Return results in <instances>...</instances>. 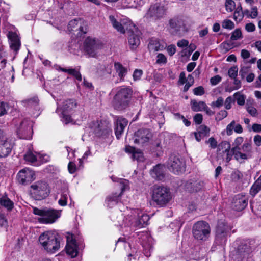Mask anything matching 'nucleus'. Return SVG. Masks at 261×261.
I'll use <instances>...</instances> for the list:
<instances>
[{"mask_svg":"<svg viewBox=\"0 0 261 261\" xmlns=\"http://www.w3.org/2000/svg\"><path fill=\"white\" fill-rule=\"evenodd\" d=\"M246 110L248 113L253 117H256L258 115L256 109L253 107L248 106L246 108Z\"/></svg>","mask_w":261,"mask_h":261,"instance_id":"56","label":"nucleus"},{"mask_svg":"<svg viewBox=\"0 0 261 261\" xmlns=\"http://www.w3.org/2000/svg\"><path fill=\"white\" fill-rule=\"evenodd\" d=\"M248 204L247 198L242 195H237L234 197L232 202V208L237 211H241Z\"/></svg>","mask_w":261,"mask_h":261,"instance_id":"19","label":"nucleus"},{"mask_svg":"<svg viewBox=\"0 0 261 261\" xmlns=\"http://www.w3.org/2000/svg\"><path fill=\"white\" fill-rule=\"evenodd\" d=\"M133 95V90L126 86H122L117 89L114 96L112 105L114 108L122 110L128 107Z\"/></svg>","mask_w":261,"mask_h":261,"instance_id":"2","label":"nucleus"},{"mask_svg":"<svg viewBox=\"0 0 261 261\" xmlns=\"http://www.w3.org/2000/svg\"><path fill=\"white\" fill-rule=\"evenodd\" d=\"M166 9L164 6L156 3L151 6L146 14L147 18H152L154 20L162 17L165 14Z\"/></svg>","mask_w":261,"mask_h":261,"instance_id":"15","label":"nucleus"},{"mask_svg":"<svg viewBox=\"0 0 261 261\" xmlns=\"http://www.w3.org/2000/svg\"><path fill=\"white\" fill-rule=\"evenodd\" d=\"M39 242L44 250L50 253H55L60 248L59 236L51 231H47L41 234Z\"/></svg>","mask_w":261,"mask_h":261,"instance_id":"1","label":"nucleus"},{"mask_svg":"<svg viewBox=\"0 0 261 261\" xmlns=\"http://www.w3.org/2000/svg\"><path fill=\"white\" fill-rule=\"evenodd\" d=\"M151 199L159 207L166 206L172 199L170 189L163 186L154 187L152 191Z\"/></svg>","mask_w":261,"mask_h":261,"instance_id":"3","label":"nucleus"},{"mask_svg":"<svg viewBox=\"0 0 261 261\" xmlns=\"http://www.w3.org/2000/svg\"><path fill=\"white\" fill-rule=\"evenodd\" d=\"M81 20L80 19H74L72 20H71L69 23H68V28L69 31H73L74 29L77 27L79 23L81 24ZM82 27L80 25L79 27V28H81Z\"/></svg>","mask_w":261,"mask_h":261,"instance_id":"44","label":"nucleus"},{"mask_svg":"<svg viewBox=\"0 0 261 261\" xmlns=\"http://www.w3.org/2000/svg\"><path fill=\"white\" fill-rule=\"evenodd\" d=\"M230 230L229 227L225 223L222 222H219L216 231V243L220 245H225Z\"/></svg>","mask_w":261,"mask_h":261,"instance_id":"10","label":"nucleus"},{"mask_svg":"<svg viewBox=\"0 0 261 261\" xmlns=\"http://www.w3.org/2000/svg\"><path fill=\"white\" fill-rule=\"evenodd\" d=\"M0 205L6 208L8 211L12 210L14 207L13 202L7 195L1 197Z\"/></svg>","mask_w":261,"mask_h":261,"instance_id":"30","label":"nucleus"},{"mask_svg":"<svg viewBox=\"0 0 261 261\" xmlns=\"http://www.w3.org/2000/svg\"><path fill=\"white\" fill-rule=\"evenodd\" d=\"M114 67L121 79H123L127 72V69L120 63H115Z\"/></svg>","mask_w":261,"mask_h":261,"instance_id":"32","label":"nucleus"},{"mask_svg":"<svg viewBox=\"0 0 261 261\" xmlns=\"http://www.w3.org/2000/svg\"><path fill=\"white\" fill-rule=\"evenodd\" d=\"M35 173L29 168L21 170L17 174V179L19 183L25 184L34 180Z\"/></svg>","mask_w":261,"mask_h":261,"instance_id":"16","label":"nucleus"},{"mask_svg":"<svg viewBox=\"0 0 261 261\" xmlns=\"http://www.w3.org/2000/svg\"><path fill=\"white\" fill-rule=\"evenodd\" d=\"M152 147L157 155L159 156L162 153L163 146L160 139H156L152 143Z\"/></svg>","mask_w":261,"mask_h":261,"instance_id":"34","label":"nucleus"},{"mask_svg":"<svg viewBox=\"0 0 261 261\" xmlns=\"http://www.w3.org/2000/svg\"><path fill=\"white\" fill-rule=\"evenodd\" d=\"M197 131L203 136L207 137L209 136L210 129L205 125H201L198 127Z\"/></svg>","mask_w":261,"mask_h":261,"instance_id":"42","label":"nucleus"},{"mask_svg":"<svg viewBox=\"0 0 261 261\" xmlns=\"http://www.w3.org/2000/svg\"><path fill=\"white\" fill-rule=\"evenodd\" d=\"M261 190V174L252 185L250 190L251 195L254 196Z\"/></svg>","mask_w":261,"mask_h":261,"instance_id":"35","label":"nucleus"},{"mask_svg":"<svg viewBox=\"0 0 261 261\" xmlns=\"http://www.w3.org/2000/svg\"><path fill=\"white\" fill-rule=\"evenodd\" d=\"M84 50L91 57H95L98 51L102 48L103 44L98 39L87 37L84 41Z\"/></svg>","mask_w":261,"mask_h":261,"instance_id":"8","label":"nucleus"},{"mask_svg":"<svg viewBox=\"0 0 261 261\" xmlns=\"http://www.w3.org/2000/svg\"><path fill=\"white\" fill-rule=\"evenodd\" d=\"M12 149V144L8 141L4 131L0 129V158L7 156L11 152Z\"/></svg>","mask_w":261,"mask_h":261,"instance_id":"14","label":"nucleus"},{"mask_svg":"<svg viewBox=\"0 0 261 261\" xmlns=\"http://www.w3.org/2000/svg\"><path fill=\"white\" fill-rule=\"evenodd\" d=\"M24 159L26 161L31 163L35 162L37 160L36 156L30 151L27 152V153L24 155Z\"/></svg>","mask_w":261,"mask_h":261,"instance_id":"45","label":"nucleus"},{"mask_svg":"<svg viewBox=\"0 0 261 261\" xmlns=\"http://www.w3.org/2000/svg\"><path fill=\"white\" fill-rule=\"evenodd\" d=\"M231 149L230 143L227 141H223L219 144L218 145V152H219L220 154L228 151Z\"/></svg>","mask_w":261,"mask_h":261,"instance_id":"33","label":"nucleus"},{"mask_svg":"<svg viewBox=\"0 0 261 261\" xmlns=\"http://www.w3.org/2000/svg\"><path fill=\"white\" fill-rule=\"evenodd\" d=\"M109 19L113 25V27L116 29L118 32H120L121 33H124L125 32V30L127 31H129V24H124L122 25V24L118 22L114 16L110 15L109 16Z\"/></svg>","mask_w":261,"mask_h":261,"instance_id":"27","label":"nucleus"},{"mask_svg":"<svg viewBox=\"0 0 261 261\" xmlns=\"http://www.w3.org/2000/svg\"><path fill=\"white\" fill-rule=\"evenodd\" d=\"M7 105L4 102H0V116H3L7 113L6 108Z\"/></svg>","mask_w":261,"mask_h":261,"instance_id":"63","label":"nucleus"},{"mask_svg":"<svg viewBox=\"0 0 261 261\" xmlns=\"http://www.w3.org/2000/svg\"><path fill=\"white\" fill-rule=\"evenodd\" d=\"M148 48L150 51H157L162 50L165 48V47L161 44L158 40H151L148 44Z\"/></svg>","mask_w":261,"mask_h":261,"instance_id":"31","label":"nucleus"},{"mask_svg":"<svg viewBox=\"0 0 261 261\" xmlns=\"http://www.w3.org/2000/svg\"><path fill=\"white\" fill-rule=\"evenodd\" d=\"M203 186V183L201 182H195L193 184V187L191 190L192 192H197L201 189Z\"/></svg>","mask_w":261,"mask_h":261,"instance_id":"61","label":"nucleus"},{"mask_svg":"<svg viewBox=\"0 0 261 261\" xmlns=\"http://www.w3.org/2000/svg\"><path fill=\"white\" fill-rule=\"evenodd\" d=\"M228 115V113L226 110H221L216 115V119L221 120L226 118Z\"/></svg>","mask_w":261,"mask_h":261,"instance_id":"58","label":"nucleus"},{"mask_svg":"<svg viewBox=\"0 0 261 261\" xmlns=\"http://www.w3.org/2000/svg\"><path fill=\"white\" fill-rule=\"evenodd\" d=\"M210 226L205 221H198L192 227L193 236L197 240L206 241L210 236Z\"/></svg>","mask_w":261,"mask_h":261,"instance_id":"5","label":"nucleus"},{"mask_svg":"<svg viewBox=\"0 0 261 261\" xmlns=\"http://www.w3.org/2000/svg\"><path fill=\"white\" fill-rule=\"evenodd\" d=\"M8 37L10 40V46L11 48L17 51L20 46V40L16 33L9 32L8 34Z\"/></svg>","mask_w":261,"mask_h":261,"instance_id":"22","label":"nucleus"},{"mask_svg":"<svg viewBox=\"0 0 261 261\" xmlns=\"http://www.w3.org/2000/svg\"><path fill=\"white\" fill-rule=\"evenodd\" d=\"M240 148L241 150H238L234 152V158L237 161L247 160L251 158L253 151L251 141L245 142Z\"/></svg>","mask_w":261,"mask_h":261,"instance_id":"12","label":"nucleus"},{"mask_svg":"<svg viewBox=\"0 0 261 261\" xmlns=\"http://www.w3.org/2000/svg\"><path fill=\"white\" fill-rule=\"evenodd\" d=\"M205 143L209 144L210 147L212 149H215L217 146V142L213 137L210 138L208 140L206 141Z\"/></svg>","mask_w":261,"mask_h":261,"instance_id":"54","label":"nucleus"},{"mask_svg":"<svg viewBox=\"0 0 261 261\" xmlns=\"http://www.w3.org/2000/svg\"><path fill=\"white\" fill-rule=\"evenodd\" d=\"M168 166L171 172L178 174L185 170L186 164L183 159L172 155L169 159Z\"/></svg>","mask_w":261,"mask_h":261,"instance_id":"9","label":"nucleus"},{"mask_svg":"<svg viewBox=\"0 0 261 261\" xmlns=\"http://www.w3.org/2000/svg\"><path fill=\"white\" fill-rule=\"evenodd\" d=\"M233 97L239 106H243L245 104L246 96L240 92H237L233 94Z\"/></svg>","mask_w":261,"mask_h":261,"instance_id":"37","label":"nucleus"},{"mask_svg":"<svg viewBox=\"0 0 261 261\" xmlns=\"http://www.w3.org/2000/svg\"><path fill=\"white\" fill-rule=\"evenodd\" d=\"M224 104V99L222 97H219L217 99V100L215 101H213L211 103V106L212 107H216L217 108H219L222 107Z\"/></svg>","mask_w":261,"mask_h":261,"instance_id":"51","label":"nucleus"},{"mask_svg":"<svg viewBox=\"0 0 261 261\" xmlns=\"http://www.w3.org/2000/svg\"><path fill=\"white\" fill-rule=\"evenodd\" d=\"M258 15V10L256 7L254 6L251 8L250 14H248V18L252 19L255 18Z\"/></svg>","mask_w":261,"mask_h":261,"instance_id":"59","label":"nucleus"},{"mask_svg":"<svg viewBox=\"0 0 261 261\" xmlns=\"http://www.w3.org/2000/svg\"><path fill=\"white\" fill-rule=\"evenodd\" d=\"M50 191L46 182L39 181L31 186L30 193L35 200H41L47 197Z\"/></svg>","mask_w":261,"mask_h":261,"instance_id":"6","label":"nucleus"},{"mask_svg":"<svg viewBox=\"0 0 261 261\" xmlns=\"http://www.w3.org/2000/svg\"><path fill=\"white\" fill-rule=\"evenodd\" d=\"M164 167L160 164L156 165L153 169L150 171L151 176L158 180H162L164 176Z\"/></svg>","mask_w":261,"mask_h":261,"instance_id":"26","label":"nucleus"},{"mask_svg":"<svg viewBox=\"0 0 261 261\" xmlns=\"http://www.w3.org/2000/svg\"><path fill=\"white\" fill-rule=\"evenodd\" d=\"M221 155L223 160H225L227 163H228L232 159V156L234 154L233 153V151L231 149L228 151L224 152Z\"/></svg>","mask_w":261,"mask_h":261,"instance_id":"49","label":"nucleus"},{"mask_svg":"<svg viewBox=\"0 0 261 261\" xmlns=\"http://www.w3.org/2000/svg\"><path fill=\"white\" fill-rule=\"evenodd\" d=\"M128 121L121 116H116L115 118V132L116 138L119 139L123 134L124 128L127 125Z\"/></svg>","mask_w":261,"mask_h":261,"instance_id":"18","label":"nucleus"},{"mask_svg":"<svg viewBox=\"0 0 261 261\" xmlns=\"http://www.w3.org/2000/svg\"><path fill=\"white\" fill-rule=\"evenodd\" d=\"M243 9L241 5L240 4L235 9L233 13V19L236 21H241L243 18Z\"/></svg>","mask_w":261,"mask_h":261,"instance_id":"36","label":"nucleus"},{"mask_svg":"<svg viewBox=\"0 0 261 261\" xmlns=\"http://www.w3.org/2000/svg\"><path fill=\"white\" fill-rule=\"evenodd\" d=\"M66 111H62V121L65 124H68L69 122H71V116L69 115L66 114Z\"/></svg>","mask_w":261,"mask_h":261,"instance_id":"55","label":"nucleus"},{"mask_svg":"<svg viewBox=\"0 0 261 261\" xmlns=\"http://www.w3.org/2000/svg\"><path fill=\"white\" fill-rule=\"evenodd\" d=\"M194 122L197 124H200L202 122L203 116L201 114H196L193 118Z\"/></svg>","mask_w":261,"mask_h":261,"instance_id":"62","label":"nucleus"},{"mask_svg":"<svg viewBox=\"0 0 261 261\" xmlns=\"http://www.w3.org/2000/svg\"><path fill=\"white\" fill-rule=\"evenodd\" d=\"M128 32L129 33L128 40L130 48L132 50L135 49L140 44V36L141 32L136 25L132 22L129 23V28Z\"/></svg>","mask_w":261,"mask_h":261,"instance_id":"11","label":"nucleus"},{"mask_svg":"<svg viewBox=\"0 0 261 261\" xmlns=\"http://www.w3.org/2000/svg\"><path fill=\"white\" fill-rule=\"evenodd\" d=\"M133 3L132 1L128 2V4H130V7L137 8L140 6H141L144 5V0H133Z\"/></svg>","mask_w":261,"mask_h":261,"instance_id":"53","label":"nucleus"},{"mask_svg":"<svg viewBox=\"0 0 261 261\" xmlns=\"http://www.w3.org/2000/svg\"><path fill=\"white\" fill-rule=\"evenodd\" d=\"M221 79H222L220 75H215V76L212 77L210 79V83L212 85H216L219 82H221Z\"/></svg>","mask_w":261,"mask_h":261,"instance_id":"60","label":"nucleus"},{"mask_svg":"<svg viewBox=\"0 0 261 261\" xmlns=\"http://www.w3.org/2000/svg\"><path fill=\"white\" fill-rule=\"evenodd\" d=\"M135 135V141L141 144L148 142L152 137V133L149 129H140L136 132Z\"/></svg>","mask_w":261,"mask_h":261,"instance_id":"20","label":"nucleus"},{"mask_svg":"<svg viewBox=\"0 0 261 261\" xmlns=\"http://www.w3.org/2000/svg\"><path fill=\"white\" fill-rule=\"evenodd\" d=\"M242 176V174L238 171L233 172L231 175L232 179L235 181L240 180Z\"/></svg>","mask_w":261,"mask_h":261,"instance_id":"64","label":"nucleus"},{"mask_svg":"<svg viewBox=\"0 0 261 261\" xmlns=\"http://www.w3.org/2000/svg\"><path fill=\"white\" fill-rule=\"evenodd\" d=\"M33 212L35 215L40 216L38 218V221L42 224L53 223L61 216L60 211L54 209H39L34 207Z\"/></svg>","mask_w":261,"mask_h":261,"instance_id":"4","label":"nucleus"},{"mask_svg":"<svg viewBox=\"0 0 261 261\" xmlns=\"http://www.w3.org/2000/svg\"><path fill=\"white\" fill-rule=\"evenodd\" d=\"M127 217L130 225L140 228L146 225L149 220V216L139 209L132 210L130 214L127 215Z\"/></svg>","mask_w":261,"mask_h":261,"instance_id":"7","label":"nucleus"},{"mask_svg":"<svg viewBox=\"0 0 261 261\" xmlns=\"http://www.w3.org/2000/svg\"><path fill=\"white\" fill-rule=\"evenodd\" d=\"M244 141V138L242 137H237L233 143V145L234 146L232 148V151H233V153L234 154V152L237 151L238 150H241V148L240 147V145H241V144Z\"/></svg>","mask_w":261,"mask_h":261,"instance_id":"38","label":"nucleus"},{"mask_svg":"<svg viewBox=\"0 0 261 261\" xmlns=\"http://www.w3.org/2000/svg\"><path fill=\"white\" fill-rule=\"evenodd\" d=\"M66 250V253L72 258L76 257L77 255V246L75 240L72 237H68L67 238Z\"/></svg>","mask_w":261,"mask_h":261,"instance_id":"21","label":"nucleus"},{"mask_svg":"<svg viewBox=\"0 0 261 261\" xmlns=\"http://www.w3.org/2000/svg\"><path fill=\"white\" fill-rule=\"evenodd\" d=\"M167 61V58L164 54L160 53L157 55L156 63L158 64H165Z\"/></svg>","mask_w":261,"mask_h":261,"instance_id":"57","label":"nucleus"},{"mask_svg":"<svg viewBox=\"0 0 261 261\" xmlns=\"http://www.w3.org/2000/svg\"><path fill=\"white\" fill-rule=\"evenodd\" d=\"M68 198V192L63 193L61 194L60 199L58 201L59 205L62 206H64L67 205V200Z\"/></svg>","mask_w":261,"mask_h":261,"instance_id":"48","label":"nucleus"},{"mask_svg":"<svg viewBox=\"0 0 261 261\" xmlns=\"http://www.w3.org/2000/svg\"><path fill=\"white\" fill-rule=\"evenodd\" d=\"M17 133L20 139H31L33 134L32 122L28 120L22 121L17 129Z\"/></svg>","mask_w":261,"mask_h":261,"instance_id":"13","label":"nucleus"},{"mask_svg":"<svg viewBox=\"0 0 261 261\" xmlns=\"http://www.w3.org/2000/svg\"><path fill=\"white\" fill-rule=\"evenodd\" d=\"M222 27L224 29L232 30L234 28L235 25L231 20L225 19L222 22Z\"/></svg>","mask_w":261,"mask_h":261,"instance_id":"41","label":"nucleus"},{"mask_svg":"<svg viewBox=\"0 0 261 261\" xmlns=\"http://www.w3.org/2000/svg\"><path fill=\"white\" fill-rule=\"evenodd\" d=\"M251 252L250 247L247 244H242L239 246L236 255L238 258H244L247 257Z\"/></svg>","mask_w":261,"mask_h":261,"instance_id":"25","label":"nucleus"},{"mask_svg":"<svg viewBox=\"0 0 261 261\" xmlns=\"http://www.w3.org/2000/svg\"><path fill=\"white\" fill-rule=\"evenodd\" d=\"M225 6L227 12H231L236 9V3L233 0H226Z\"/></svg>","mask_w":261,"mask_h":261,"instance_id":"40","label":"nucleus"},{"mask_svg":"<svg viewBox=\"0 0 261 261\" xmlns=\"http://www.w3.org/2000/svg\"><path fill=\"white\" fill-rule=\"evenodd\" d=\"M233 130L237 134H241L243 132L242 126L239 123H236L235 120H232L226 126V133L228 136H230L233 133Z\"/></svg>","mask_w":261,"mask_h":261,"instance_id":"23","label":"nucleus"},{"mask_svg":"<svg viewBox=\"0 0 261 261\" xmlns=\"http://www.w3.org/2000/svg\"><path fill=\"white\" fill-rule=\"evenodd\" d=\"M132 158L134 160L139 161H142L144 160L143 153L139 150H135L132 154Z\"/></svg>","mask_w":261,"mask_h":261,"instance_id":"47","label":"nucleus"},{"mask_svg":"<svg viewBox=\"0 0 261 261\" xmlns=\"http://www.w3.org/2000/svg\"><path fill=\"white\" fill-rule=\"evenodd\" d=\"M243 38L242 33L240 29H236L231 33L230 39L232 41L237 40Z\"/></svg>","mask_w":261,"mask_h":261,"instance_id":"39","label":"nucleus"},{"mask_svg":"<svg viewBox=\"0 0 261 261\" xmlns=\"http://www.w3.org/2000/svg\"><path fill=\"white\" fill-rule=\"evenodd\" d=\"M191 108L195 112L202 111L206 108V105L204 101L197 102L193 99L191 101Z\"/></svg>","mask_w":261,"mask_h":261,"instance_id":"29","label":"nucleus"},{"mask_svg":"<svg viewBox=\"0 0 261 261\" xmlns=\"http://www.w3.org/2000/svg\"><path fill=\"white\" fill-rule=\"evenodd\" d=\"M170 27L175 31H179L181 30L186 31L188 28L185 19L182 17L175 16L169 20Z\"/></svg>","mask_w":261,"mask_h":261,"instance_id":"17","label":"nucleus"},{"mask_svg":"<svg viewBox=\"0 0 261 261\" xmlns=\"http://www.w3.org/2000/svg\"><path fill=\"white\" fill-rule=\"evenodd\" d=\"M235 100L231 96L227 97L225 101H224V105L225 109L229 110L231 108V104L234 103Z\"/></svg>","mask_w":261,"mask_h":261,"instance_id":"46","label":"nucleus"},{"mask_svg":"<svg viewBox=\"0 0 261 261\" xmlns=\"http://www.w3.org/2000/svg\"><path fill=\"white\" fill-rule=\"evenodd\" d=\"M250 68L246 66H244L241 68L239 74L242 79H244L249 73Z\"/></svg>","mask_w":261,"mask_h":261,"instance_id":"50","label":"nucleus"},{"mask_svg":"<svg viewBox=\"0 0 261 261\" xmlns=\"http://www.w3.org/2000/svg\"><path fill=\"white\" fill-rule=\"evenodd\" d=\"M123 190L120 193H112L108 195L106 199V203L107 206L110 207H112L116 205L120 200L121 194L122 193Z\"/></svg>","mask_w":261,"mask_h":261,"instance_id":"24","label":"nucleus"},{"mask_svg":"<svg viewBox=\"0 0 261 261\" xmlns=\"http://www.w3.org/2000/svg\"><path fill=\"white\" fill-rule=\"evenodd\" d=\"M193 93L195 95L201 96L205 93V90L202 86H199L193 89Z\"/></svg>","mask_w":261,"mask_h":261,"instance_id":"52","label":"nucleus"},{"mask_svg":"<svg viewBox=\"0 0 261 261\" xmlns=\"http://www.w3.org/2000/svg\"><path fill=\"white\" fill-rule=\"evenodd\" d=\"M238 73V68L237 66L231 67L228 71V74L231 79L237 77Z\"/></svg>","mask_w":261,"mask_h":261,"instance_id":"43","label":"nucleus"},{"mask_svg":"<svg viewBox=\"0 0 261 261\" xmlns=\"http://www.w3.org/2000/svg\"><path fill=\"white\" fill-rule=\"evenodd\" d=\"M77 106V103L75 100L68 99L63 103L62 109L64 111L70 112L76 108Z\"/></svg>","mask_w":261,"mask_h":261,"instance_id":"28","label":"nucleus"}]
</instances>
